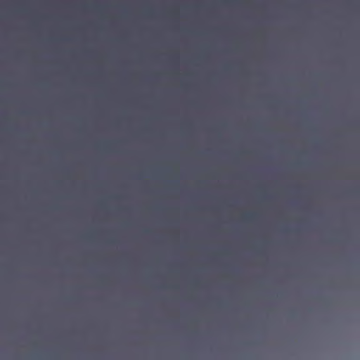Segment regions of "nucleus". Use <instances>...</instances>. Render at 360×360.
<instances>
[{"label": "nucleus", "instance_id": "nucleus-2", "mask_svg": "<svg viewBox=\"0 0 360 360\" xmlns=\"http://www.w3.org/2000/svg\"><path fill=\"white\" fill-rule=\"evenodd\" d=\"M254 217V214L252 212H248L245 214V217L248 219H252Z\"/></svg>", "mask_w": 360, "mask_h": 360}, {"label": "nucleus", "instance_id": "nucleus-3", "mask_svg": "<svg viewBox=\"0 0 360 360\" xmlns=\"http://www.w3.org/2000/svg\"><path fill=\"white\" fill-rule=\"evenodd\" d=\"M266 243H268V238H266Z\"/></svg>", "mask_w": 360, "mask_h": 360}, {"label": "nucleus", "instance_id": "nucleus-1", "mask_svg": "<svg viewBox=\"0 0 360 360\" xmlns=\"http://www.w3.org/2000/svg\"><path fill=\"white\" fill-rule=\"evenodd\" d=\"M268 198L270 199V192L268 191V185H266V201H268Z\"/></svg>", "mask_w": 360, "mask_h": 360}]
</instances>
